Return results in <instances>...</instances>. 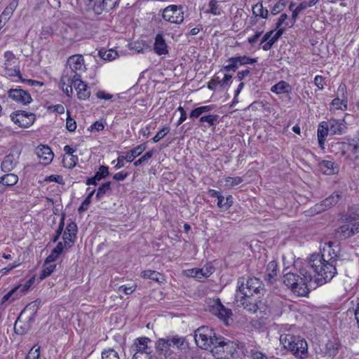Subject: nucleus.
I'll list each match as a JSON object with an SVG mask.
<instances>
[{"instance_id":"nucleus-1","label":"nucleus","mask_w":359,"mask_h":359,"mask_svg":"<svg viewBox=\"0 0 359 359\" xmlns=\"http://www.w3.org/2000/svg\"><path fill=\"white\" fill-rule=\"evenodd\" d=\"M323 253L312 254L308 259V267L314 273L317 285H323L331 280L337 274V253L332 249L333 243H325Z\"/></svg>"},{"instance_id":"nucleus-2","label":"nucleus","mask_w":359,"mask_h":359,"mask_svg":"<svg viewBox=\"0 0 359 359\" xmlns=\"http://www.w3.org/2000/svg\"><path fill=\"white\" fill-rule=\"evenodd\" d=\"M311 270L312 269L308 267L307 264L306 267L299 269V273L302 277L290 272L284 273L283 283L298 296H306L309 290L315 289L318 285L315 282L314 275Z\"/></svg>"},{"instance_id":"nucleus-3","label":"nucleus","mask_w":359,"mask_h":359,"mask_svg":"<svg viewBox=\"0 0 359 359\" xmlns=\"http://www.w3.org/2000/svg\"><path fill=\"white\" fill-rule=\"evenodd\" d=\"M194 339L197 346L212 353L224 352L229 346V341L222 337H217L208 326H202L195 331Z\"/></svg>"},{"instance_id":"nucleus-4","label":"nucleus","mask_w":359,"mask_h":359,"mask_svg":"<svg viewBox=\"0 0 359 359\" xmlns=\"http://www.w3.org/2000/svg\"><path fill=\"white\" fill-rule=\"evenodd\" d=\"M156 348L167 359H184L182 353L188 351V344L183 337H175L159 339L156 342Z\"/></svg>"},{"instance_id":"nucleus-5","label":"nucleus","mask_w":359,"mask_h":359,"mask_svg":"<svg viewBox=\"0 0 359 359\" xmlns=\"http://www.w3.org/2000/svg\"><path fill=\"white\" fill-rule=\"evenodd\" d=\"M280 343L295 358L304 359L308 356V344L300 336L290 333H283L280 336Z\"/></svg>"},{"instance_id":"nucleus-6","label":"nucleus","mask_w":359,"mask_h":359,"mask_svg":"<svg viewBox=\"0 0 359 359\" xmlns=\"http://www.w3.org/2000/svg\"><path fill=\"white\" fill-rule=\"evenodd\" d=\"M38 305L37 301L32 302L21 311L14 325L16 334L22 335L31 329L38 311Z\"/></svg>"},{"instance_id":"nucleus-7","label":"nucleus","mask_w":359,"mask_h":359,"mask_svg":"<svg viewBox=\"0 0 359 359\" xmlns=\"http://www.w3.org/2000/svg\"><path fill=\"white\" fill-rule=\"evenodd\" d=\"M238 289L245 297H254L260 298L264 294V288L262 283L255 277L245 280V278H240L238 280Z\"/></svg>"},{"instance_id":"nucleus-8","label":"nucleus","mask_w":359,"mask_h":359,"mask_svg":"<svg viewBox=\"0 0 359 359\" xmlns=\"http://www.w3.org/2000/svg\"><path fill=\"white\" fill-rule=\"evenodd\" d=\"M67 66L63 74L71 75L73 79L78 81L81 74L86 71L84 58L81 55H74L67 60Z\"/></svg>"},{"instance_id":"nucleus-9","label":"nucleus","mask_w":359,"mask_h":359,"mask_svg":"<svg viewBox=\"0 0 359 359\" xmlns=\"http://www.w3.org/2000/svg\"><path fill=\"white\" fill-rule=\"evenodd\" d=\"M184 12L182 6L170 5L163 11V19L172 24L180 25L183 22Z\"/></svg>"},{"instance_id":"nucleus-10","label":"nucleus","mask_w":359,"mask_h":359,"mask_svg":"<svg viewBox=\"0 0 359 359\" xmlns=\"http://www.w3.org/2000/svg\"><path fill=\"white\" fill-rule=\"evenodd\" d=\"M11 118L20 127L28 128L34 123L36 116L34 113L20 110L12 113L11 114Z\"/></svg>"},{"instance_id":"nucleus-11","label":"nucleus","mask_w":359,"mask_h":359,"mask_svg":"<svg viewBox=\"0 0 359 359\" xmlns=\"http://www.w3.org/2000/svg\"><path fill=\"white\" fill-rule=\"evenodd\" d=\"M210 312L225 322L226 324H228L227 320L232 315L231 310L224 307L219 299L215 300L210 306Z\"/></svg>"},{"instance_id":"nucleus-12","label":"nucleus","mask_w":359,"mask_h":359,"mask_svg":"<svg viewBox=\"0 0 359 359\" xmlns=\"http://www.w3.org/2000/svg\"><path fill=\"white\" fill-rule=\"evenodd\" d=\"M118 0L111 1V0H88L87 6L89 9H92L97 14H101L104 11L112 9Z\"/></svg>"},{"instance_id":"nucleus-13","label":"nucleus","mask_w":359,"mask_h":359,"mask_svg":"<svg viewBox=\"0 0 359 359\" xmlns=\"http://www.w3.org/2000/svg\"><path fill=\"white\" fill-rule=\"evenodd\" d=\"M8 96L18 104L26 105L32 101L30 94L21 88L10 89Z\"/></svg>"},{"instance_id":"nucleus-14","label":"nucleus","mask_w":359,"mask_h":359,"mask_svg":"<svg viewBox=\"0 0 359 359\" xmlns=\"http://www.w3.org/2000/svg\"><path fill=\"white\" fill-rule=\"evenodd\" d=\"M341 198V194L339 192L336 191L321 201L320 203L316 204L313 208L314 211L316 213L323 212L327 209L335 205Z\"/></svg>"},{"instance_id":"nucleus-15","label":"nucleus","mask_w":359,"mask_h":359,"mask_svg":"<svg viewBox=\"0 0 359 359\" xmlns=\"http://www.w3.org/2000/svg\"><path fill=\"white\" fill-rule=\"evenodd\" d=\"M326 123L330 130V135H341L347 128L344 119L331 118Z\"/></svg>"},{"instance_id":"nucleus-16","label":"nucleus","mask_w":359,"mask_h":359,"mask_svg":"<svg viewBox=\"0 0 359 359\" xmlns=\"http://www.w3.org/2000/svg\"><path fill=\"white\" fill-rule=\"evenodd\" d=\"M154 51L158 55L168 54V46L163 34H157L155 36Z\"/></svg>"},{"instance_id":"nucleus-17","label":"nucleus","mask_w":359,"mask_h":359,"mask_svg":"<svg viewBox=\"0 0 359 359\" xmlns=\"http://www.w3.org/2000/svg\"><path fill=\"white\" fill-rule=\"evenodd\" d=\"M78 228L75 222H70L66 227L64 231L62 238L65 241V245H68L70 248L74 243V240L76 237V233Z\"/></svg>"},{"instance_id":"nucleus-18","label":"nucleus","mask_w":359,"mask_h":359,"mask_svg":"<svg viewBox=\"0 0 359 359\" xmlns=\"http://www.w3.org/2000/svg\"><path fill=\"white\" fill-rule=\"evenodd\" d=\"M151 342V339L148 337H140L136 339L134 344L135 353H142L151 355V349L148 346V344Z\"/></svg>"},{"instance_id":"nucleus-19","label":"nucleus","mask_w":359,"mask_h":359,"mask_svg":"<svg viewBox=\"0 0 359 359\" xmlns=\"http://www.w3.org/2000/svg\"><path fill=\"white\" fill-rule=\"evenodd\" d=\"M71 76V75L62 74L60 79L62 90L68 97H70L72 94V86L74 87V84L78 82Z\"/></svg>"},{"instance_id":"nucleus-20","label":"nucleus","mask_w":359,"mask_h":359,"mask_svg":"<svg viewBox=\"0 0 359 359\" xmlns=\"http://www.w3.org/2000/svg\"><path fill=\"white\" fill-rule=\"evenodd\" d=\"M36 153L38 157L41 160L43 161L44 164H48L50 163L54 156L50 148L45 145H41L38 147L36 148Z\"/></svg>"},{"instance_id":"nucleus-21","label":"nucleus","mask_w":359,"mask_h":359,"mask_svg":"<svg viewBox=\"0 0 359 359\" xmlns=\"http://www.w3.org/2000/svg\"><path fill=\"white\" fill-rule=\"evenodd\" d=\"M257 299V297L254 299L253 297H245L244 295L241 299V304L245 310L251 313H255L259 309Z\"/></svg>"},{"instance_id":"nucleus-22","label":"nucleus","mask_w":359,"mask_h":359,"mask_svg":"<svg viewBox=\"0 0 359 359\" xmlns=\"http://www.w3.org/2000/svg\"><path fill=\"white\" fill-rule=\"evenodd\" d=\"M74 88L77 91V97L79 100H86L90 95V91L89 88L86 84L84 83L83 81H81V79L78 80V82L74 84Z\"/></svg>"},{"instance_id":"nucleus-23","label":"nucleus","mask_w":359,"mask_h":359,"mask_svg":"<svg viewBox=\"0 0 359 359\" xmlns=\"http://www.w3.org/2000/svg\"><path fill=\"white\" fill-rule=\"evenodd\" d=\"M278 264L275 261L270 262L266 266L265 280L270 283H273L276 281L277 276Z\"/></svg>"},{"instance_id":"nucleus-24","label":"nucleus","mask_w":359,"mask_h":359,"mask_svg":"<svg viewBox=\"0 0 359 359\" xmlns=\"http://www.w3.org/2000/svg\"><path fill=\"white\" fill-rule=\"evenodd\" d=\"M330 134V130L326 121L321 122L318 128V140L319 145L322 147L325 143L326 137Z\"/></svg>"},{"instance_id":"nucleus-25","label":"nucleus","mask_w":359,"mask_h":359,"mask_svg":"<svg viewBox=\"0 0 359 359\" xmlns=\"http://www.w3.org/2000/svg\"><path fill=\"white\" fill-rule=\"evenodd\" d=\"M351 224H344L336 230V237L339 239H346L352 236Z\"/></svg>"},{"instance_id":"nucleus-26","label":"nucleus","mask_w":359,"mask_h":359,"mask_svg":"<svg viewBox=\"0 0 359 359\" xmlns=\"http://www.w3.org/2000/svg\"><path fill=\"white\" fill-rule=\"evenodd\" d=\"M146 149L145 144H140L130 151L126 152V160L132 162L136 157L139 156Z\"/></svg>"},{"instance_id":"nucleus-27","label":"nucleus","mask_w":359,"mask_h":359,"mask_svg":"<svg viewBox=\"0 0 359 359\" xmlns=\"http://www.w3.org/2000/svg\"><path fill=\"white\" fill-rule=\"evenodd\" d=\"M334 165V162L324 160L319 163V168L324 174L333 175L337 171V168Z\"/></svg>"},{"instance_id":"nucleus-28","label":"nucleus","mask_w":359,"mask_h":359,"mask_svg":"<svg viewBox=\"0 0 359 359\" xmlns=\"http://www.w3.org/2000/svg\"><path fill=\"white\" fill-rule=\"evenodd\" d=\"M291 90L290 85L285 81H280L273 85L271 90L276 94H283L290 92Z\"/></svg>"},{"instance_id":"nucleus-29","label":"nucleus","mask_w":359,"mask_h":359,"mask_svg":"<svg viewBox=\"0 0 359 359\" xmlns=\"http://www.w3.org/2000/svg\"><path fill=\"white\" fill-rule=\"evenodd\" d=\"M18 182V177L13 173H7L2 177H0V184L4 186H13Z\"/></svg>"},{"instance_id":"nucleus-30","label":"nucleus","mask_w":359,"mask_h":359,"mask_svg":"<svg viewBox=\"0 0 359 359\" xmlns=\"http://www.w3.org/2000/svg\"><path fill=\"white\" fill-rule=\"evenodd\" d=\"M252 14L257 17L266 19L269 15V11L263 7L262 2H258L252 6Z\"/></svg>"},{"instance_id":"nucleus-31","label":"nucleus","mask_w":359,"mask_h":359,"mask_svg":"<svg viewBox=\"0 0 359 359\" xmlns=\"http://www.w3.org/2000/svg\"><path fill=\"white\" fill-rule=\"evenodd\" d=\"M214 107V105H205L196 107L191 111L189 117L193 119L197 118L200 117L203 114L212 110Z\"/></svg>"},{"instance_id":"nucleus-32","label":"nucleus","mask_w":359,"mask_h":359,"mask_svg":"<svg viewBox=\"0 0 359 359\" xmlns=\"http://www.w3.org/2000/svg\"><path fill=\"white\" fill-rule=\"evenodd\" d=\"M19 288H20V286H16L10 290L7 294H6L1 299V304H4L6 302L11 304L15 299L19 298L20 297L18 293Z\"/></svg>"},{"instance_id":"nucleus-33","label":"nucleus","mask_w":359,"mask_h":359,"mask_svg":"<svg viewBox=\"0 0 359 359\" xmlns=\"http://www.w3.org/2000/svg\"><path fill=\"white\" fill-rule=\"evenodd\" d=\"M15 166V163L13 159V156L11 155L6 156L1 164V169L3 172H7L11 171Z\"/></svg>"},{"instance_id":"nucleus-34","label":"nucleus","mask_w":359,"mask_h":359,"mask_svg":"<svg viewBox=\"0 0 359 359\" xmlns=\"http://www.w3.org/2000/svg\"><path fill=\"white\" fill-rule=\"evenodd\" d=\"M56 264H53L51 262H46L45 261L43 265V269L41 271V273L39 276V278L41 280H43L46 278V277L49 276L55 269Z\"/></svg>"},{"instance_id":"nucleus-35","label":"nucleus","mask_w":359,"mask_h":359,"mask_svg":"<svg viewBox=\"0 0 359 359\" xmlns=\"http://www.w3.org/2000/svg\"><path fill=\"white\" fill-rule=\"evenodd\" d=\"M5 61L4 63V68L18 65L17 58L11 51H6L4 53Z\"/></svg>"},{"instance_id":"nucleus-36","label":"nucleus","mask_w":359,"mask_h":359,"mask_svg":"<svg viewBox=\"0 0 359 359\" xmlns=\"http://www.w3.org/2000/svg\"><path fill=\"white\" fill-rule=\"evenodd\" d=\"M219 115L208 114L201 116L199 119L200 123H207L210 126H216L219 123Z\"/></svg>"},{"instance_id":"nucleus-37","label":"nucleus","mask_w":359,"mask_h":359,"mask_svg":"<svg viewBox=\"0 0 359 359\" xmlns=\"http://www.w3.org/2000/svg\"><path fill=\"white\" fill-rule=\"evenodd\" d=\"M98 55L102 59H103L104 60H108V61L113 60L116 59L118 56L117 52L114 50L113 49L100 50L98 52Z\"/></svg>"},{"instance_id":"nucleus-38","label":"nucleus","mask_w":359,"mask_h":359,"mask_svg":"<svg viewBox=\"0 0 359 359\" xmlns=\"http://www.w3.org/2000/svg\"><path fill=\"white\" fill-rule=\"evenodd\" d=\"M4 74L8 77L18 76L19 79H22L19 65L10 67H5Z\"/></svg>"},{"instance_id":"nucleus-39","label":"nucleus","mask_w":359,"mask_h":359,"mask_svg":"<svg viewBox=\"0 0 359 359\" xmlns=\"http://www.w3.org/2000/svg\"><path fill=\"white\" fill-rule=\"evenodd\" d=\"M288 3L287 0H279L278 1L273 8H271V13L273 15H276L283 11Z\"/></svg>"},{"instance_id":"nucleus-40","label":"nucleus","mask_w":359,"mask_h":359,"mask_svg":"<svg viewBox=\"0 0 359 359\" xmlns=\"http://www.w3.org/2000/svg\"><path fill=\"white\" fill-rule=\"evenodd\" d=\"M141 276L144 278H149L156 282H160V278L162 276L160 273L151 270L143 271Z\"/></svg>"},{"instance_id":"nucleus-41","label":"nucleus","mask_w":359,"mask_h":359,"mask_svg":"<svg viewBox=\"0 0 359 359\" xmlns=\"http://www.w3.org/2000/svg\"><path fill=\"white\" fill-rule=\"evenodd\" d=\"M287 15L286 13H282L276 23V28H285V29L286 27H292L293 23L289 25V22L287 21Z\"/></svg>"},{"instance_id":"nucleus-42","label":"nucleus","mask_w":359,"mask_h":359,"mask_svg":"<svg viewBox=\"0 0 359 359\" xmlns=\"http://www.w3.org/2000/svg\"><path fill=\"white\" fill-rule=\"evenodd\" d=\"M102 359H121L116 351L113 348L105 349L102 352Z\"/></svg>"},{"instance_id":"nucleus-43","label":"nucleus","mask_w":359,"mask_h":359,"mask_svg":"<svg viewBox=\"0 0 359 359\" xmlns=\"http://www.w3.org/2000/svg\"><path fill=\"white\" fill-rule=\"evenodd\" d=\"M109 191H111V182H106L98 188L96 194V198L97 199H100Z\"/></svg>"},{"instance_id":"nucleus-44","label":"nucleus","mask_w":359,"mask_h":359,"mask_svg":"<svg viewBox=\"0 0 359 359\" xmlns=\"http://www.w3.org/2000/svg\"><path fill=\"white\" fill-rule=\"evenodd\" d=\"M199 279L208 278L213 273V267L211 265H205L201 269H198Z\"/></svg>"},{"instance_id":"nucleus-45","label":"nucleus","mask_w":359,"mask_h":359,"mask_svg":"<svg viewBox=\"0 0 359 359\" xmlns=\"http://www.w3.org/2000/svg\"><path fill=\"white\" fill-rule=\"evenodd\" d=\"M228 62H229V64L224 66V70L225 72H236L239 66L236 57H231L229 58Z\"/></svg>"},{"instance_id":"nucleus-46","label":"nucleus","mask_w":359,"mask_h":359,"mask_svg":"<svg viewBox=\"0 0 359 359\" xmlns=\"http://www.w3.org/2000/svg\"><path fill=\"white\" fill-rule=\"evenodd\" d=\"M236 59L238 60V65H252L257 62V58H252L250 57H248L247 55H242V56H236Z\"/></svg>"},{"instance_id":"nucleus-47","label":"nucleus","mask_w":359,"mask_h":359,"mask_svg":"<svg viewBox=\"0 0 359 359\" xmlns=\"http://www.w3.org/2000/svg\"><path fill=\"white\" fill-rule=\"evenodd\" d=\"M208 13H212L214 15H221V9L219 8L218 3L216 0H210L208 4Z\"/></svg>"},{"instance_id":"nucleus-48","label":"nucleus","mask_w":359,"mask_h":359,"mask_svg":"<svg viewBox=\"0 0 359 359\" xmlns=\"http://www.w3.org/2000/svg\"><path fill=\"white\" fill-rule=\"evenodd\" d=\"M109 175V167L105 165H100L98 170L95 174V176L100 181L104 179Z\"/></svg>"},{"instance_id":"nucleus-49","label":"nucleus","mask_w":359,"mask_h":359,"mask_svg":"<svg viewBox=\"0 0 359 359\" xmlns=\"http://www.w3.org/2000/svg\"><path fill=\"white\" fill-rule=\"evenodd\" d=\"M170 130V127L165 126L162 128L156 135L152 138L153 142L156 143L160 141L162 138H163Z\"/></svg>"},{"instance_id":"nucleus-50","label":"nucleus","mask_w":359,"mask_h":359,"mask_svg":"<svg viewBox=\"0 0 359 359\" xmlns=\"http://www.w3.org/2000/svg\"><path fill=\"white\" fill-rule=\"evenodd\" d=\"M243 178L241 177H227L225 178L226 185L234 187L243 182Z\"/></svg>"},{"instance_id":"nucleus-51","label":"nucleus","mask_w":359,"mask_h":359,"mask_svg":"<svg viewBox=\"0 0 359 359\" xmlns=\"http://www.w3.org/2000/svg\"><path fill=\"white\" fill-rule=\"evenodd\" d=\"M208 194L211 197H215L217 198V206L221 207L222 205H224L225 204H222V201H224V197L218 191L215 189H209L208 190Z\"/></svg>"},{"instance_id":"nucleus-52","label":"nucleus","mask_w":359,"mask_h":359,"mask_svg":"<svg viewBox=\"0 0 359 359\" xmlns=\"http://www.w3.org/2000/svg\"><path fill=\"white\" fill-rule=\"evenodd\" d=\"M154 154V151L150 150L147 152H146L141 158H140L138 160L135 161L134 165L135 166H139L141 164L144 163V162H147L149 159H150Z\"/></svg>"},{"instance_id":"nucleus-53","label":"nucleus","mask_w":359,"mask_h":359,"mask_svg":"<svg viewBox=\"0 0 359 359\" xmlns=\"http://www.w3.org/2000/svg\"><path fill=\"white\" fill-rule=\"evenodd\" d=\"M348 214L351 219H355L359 217V205H353L349 208Z\"/></svg>"},{"instance_id":"nucleus-54","label":"nucleus","mask_w":359,"mask_h":359,"mask_svg":"<svg viewBox=\"0 0 359 359\" xmlns=\"http://www.w3.org/2000/svg\"><path fill=\"white\" fill-rule=\"evenodd\" d=\"M67 118L66 121V128L69 132H74L76 129V121L70 117L69 112H67Z\"/></svg>"},{"instance_id":"nucleus-55","label":"nucleus","mask_w":359,"mask_h":359,"mask_svg":"<svg viewBox=\"0 0 359 359\" xmlns=\"http://www.w3.org/2000/svg\"><path fill=\"white\" fill-rule=\"evenodd\" d=\"M39 350V346L37 348H35V346H34L32 348L29 350L25 359H39L40 356Z\"/></svg>"},{"instance_id":"nucleus-56","label":"nucleus","mask_w":359,"mask_h":359,"mask_svg":"<svg viewBox=\"0 0 359 359\" xmlns=\"http://www.w3.org/2000/svg\"><path fill=\"white\" fill-rule=\"evenodd\" d=\"M332 105L335 109H342L343 107L346 109V104L344 100L337 97L334 98L332 102Z\"/></svg>"},{"instance_id":"nucleus-57","label":"nucleus","mask_w":359,"mask_h":359,"mask_svg":"<svg viewBox=\"0 0 359 359\" xmlns=\"http://www.w3.org/2000/svg\"><path fill=\"white\" fill-rule=\"evenodd\" d=\"M46 182H55L60 184H64V180L61 175H50L45 179Z\"/></svg>"},{"instance_id":"nucleus-58","label":"nucleus","mask_w":359,"mask_h":359,"mask_svg":"<svg viewBox=\"0 0 359 359\" xmlns=\"http://www.w3.org/2000/svg\"><path fill=\"white\" fill-rule=\"evenodd\" d=\"M306 8L304 6V3H301L299 4L295 9L292 11V19L293 22H294L297 18V16L300 12H302L303 10H305Z\"/></svg>"},{"instance_id":"nucleus-59","label":"nucleus","mask_w":359,"mask_h":359,"mask_svg":"<svg viewBox=\"0 0 359 359\" xmlns=\"http://www.w3.org/2000/svg\"><path fill=\"white\" fill-rule=\"evenodd\" d=\"M64 225H65V218L62 217L61 219V220H60V222L59 224L58 228H57V229L56 231V234H55V236L53 238V242L55 243V242H56L59 239L60 235L62 234V233L63 231Z\"/></svg>"},{"instance_id":"nucleus-60","label":"nucleus","mask_w":359,"mask_h":359,"mask_svg":"<svg viewBox=\"0 0 359 359\" xmlns=\"http://www.w3.org/2000/svg\"><path fill=\"white\" fill-rule=\"evenodd\" d=\"M177 111H179L180 112V117L179 118V120L177 121V123H176V126H179L180 125H181L184 121H186V119L187 118V112L186 111L184 110V109L180 106L178 108H177Z\"/></svg>"},{"instance_id":"nucleus-61","label":"nucleus","mask_w":359,"mask_h":359,"mask_svg":"<svg viewBox=\"0 0 359 359\" xmlns=\"http://www.w3.org/2000/svg\"><path fill=\"white\" fill-rule=\"evenodd\" d=\"M104 128V123L102 121H95L93 124L90 126L89 130H95V131H101Z\"/></svg>"},{"instance_id":"nucleus-62","label":"nucleus","mask_w":359,"mask_h":359,"mask_svg":"<svg viewBox=\"0 0 359 359\" xmlns=\"http://www.w3.org/2000/svg\"><path fill=\"white\" fill-rule=\"evenodd\" d=\"M276 29H277V32L269 39L273 43H275L285 32V28H276Z\"/></svg>"},{"instance_id":"nucleus-63","label":"nucleus","mask_w":359,"mask_h":359,"mask_svg":"<svg viewBox=\"0 0 359 359\" xmlns=\"http://www.w3.org/2000/svg\"><path fill=\"white\" fill-rule=\"evenodd\" d=\"M250 355L252 359H268L265 353L258 351L252 350L250 351Z\"/></svg>"},{"instance_id":"nucleus-64","label":"nucleus","mask_w":359,"mask_h":359,"mask_svg":"<svg viewBox=\"0 0 359 359\" xmlns=\"http://www.w3.org/2000/svg\"><path fill=\"white\" fill-rule=\"evenodd\" d=\"M217 85H220V79L219 76H214L210 81L208 83V87L210 90H215Z\"/></svg>"}]
</instances>
